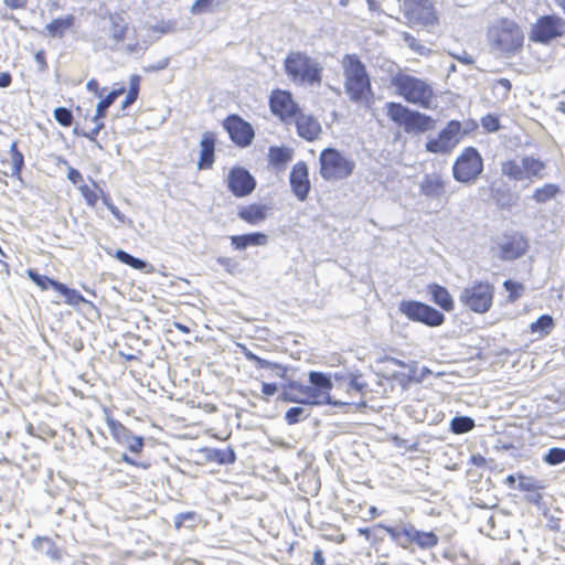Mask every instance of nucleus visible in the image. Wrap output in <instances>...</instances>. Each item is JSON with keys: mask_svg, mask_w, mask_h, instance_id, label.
Wrapping results in <instances>:
<instances>
[{"mask_svg": "<svg viewBox=\"0 0 565 565\" xmlns=\"http://www.w3.org/2000/svg\"><path fill=\"white\" fill-rule=\"evenodd\" d=\"M561 189L557 184L554 183H545L542 186H539L533 192L532 199L539 203L543 204L551 200H553L558 193Z\"/></svg>", "mask_w": 565, "mask_h": 565, "instance_id": "33", "label": "nucleus"}, {"mask_svg": "<svg viewBox=\"0 0 565 565\" xmlns=\"http://www.w3.org/2000/svg\"><path fill=\"white\" fill-rule=\"evenodd\" d=\"M295 390H285L280 395L279 398L284 402H290V403H301L300 397H298L295 393Z\"/></svg>", "mask_w": 565, "mask_h": 565, "instance_id": "60", "label": "nucleus"}, {"mask_svg": "<svg viewBox=\"0 0 565 565\" xmlns=\"http://www.w3.org/2000/svg\"><path fill=\"white\" fill-rule=\"evenodd\" d=\"M398 310L414 322L435 328L445 322V315L436 308L417 300H403Z\"/></svg>", "mask_w": 565, "mask_h": 565, "instance_id": "11", "label": "nucleus"}, {"mask_svg": "<svg viewBox=\"0 0 565 565\" xmlns=\"http://www.w3.org/2000/svg\"><path fill=\"white\" fill-rule=\"evenodd\" d=\"M78 190L86 201L87 205L94 207L100 198V193L97 194L94 190H92L87 184H82L78 186Z\"/></svg>", "mask_w": 565, "mask_h": 565, "instance_id": "50", "label": "nucleus"}, {"mask_svg": "<svg viewBox=\"0 0 565 565\" xmlns=\"http://www.w3.org/2000/svg\"><path fill=\"white\" fill-rule=\"evenodd\" d=\"M94 122L95 127L90 131L83 132V137L87 138L89 141L95 142L98 148H102V146L96 140V136L104 128V122L100 121V119Z\"/></svg>", "mask_w": 565, "mask_h": 565, "instance_id": "54", "label": "nucleus"}, {"mask_svg": "<svg viewBox=\"0 0 565 565\" xmlns=\"http://www.w3.org/2000/svg\"><path fill=\"white\" fill-rule=\"evenodd\" d=\"M518 488L521 491H536L540 487L536 484V481L533 478L520 476Z\"/></svg>", "mask_w": 565, "mask_h": 565, "instance_id": "53", "label": "nucleus"}, {"mask_svg": "<svg viewBox=\"0 0 565 565\" xmlns=\"http://www.w3.org/2000/svg\"><path fill=\"white\" fill-rule=\"evenodd\" d=\"M420 193L431 200H440L446 191V181L436 172L427 173L419 182Z\"/></svg>", "mask_w": 565, "mask_h": 565, "instance_id": "22", "label": "nucleus"}, {"mask_svg": "<svg viewBox=\"0 0 565 565\" xmlns=\"http://www.w3.org/2000/svg\"><path fill=\"white\" fill-rule=\"evenodd\" d=\"M403 15L412 28L433 26L438 22L435 7L430 0H405Z\"/></svg>", "mask_w": 565, "mask_h": 565, "instance_id": "12", "label": "nucleus"}, {"mask_svg": "<svg viewBox=\"0 0 565 565\" xmlns=\"http://www.w3.org/2000/svg\"><path fill=\"white\" fill-rule=\"evenodd\" d=\"M527 248L529 244L526 238L520 233H514L510 236H505L499 244V257L502 260H515L522 257Z\"/></svg>", "mask_w": 565, "mask_h": 565, "instance_id": "19", "label": "nucleus"}, {"mask_svg": "<svg viewBox=\"0 0 565 565\" xmlns=\"http://www.w3.org/2000/svg\"><path fill=\"white\" fill-rule=\"evenodd\" d=\"M308 416L309 413L306 408L301 406H292L285 413V420L288 425H295L302 419H306Z\"/></svg>", "mask_w": 565, "mask_h": 565, "instance_id": "44", "label": "nucleus"}, {"mask_svg": "<svg viewBox=\"0 0 565 565\" xmlns=\"http://www.w3.org/2000/svg\"><path fill=\"white\" fill-rule=\"evenodd\" d=\"M56 287V292L65 298L66 303L77 306L81 302H85L84 297L76 289H72L61 281Z\"/></svg>", "mask_w": 565, "mask_h": 565, "instance_id": "41", "label": "nucleus"}, {"mask_svg": "<svg viewBox=\"0 0 565 565\" xmlns=\"http://www.w3.org/2000/svg\"><path fill=\"white\" fill-rule=\"evenodd\" d=\"M114 256L118 262H120L134 269L148 271V268L151 267V265L149 263H147L146 260L135 257L124 249H117L115 252Z\"/></svg>", "mask_w": 565, "mask_h": 565, "instance_id": "32", "label": "nucleus"}, {"mask_svg": "<svg viewBox=\"0 0 565 565\" xmlns=\"http://www.w3.org/2000/svg\"><path fill=\"white\" fill-rule=\"evenodd\" d=\"M483 172V159L479 150L472 146L466 147L452 166V177L457 182L472 184Z\"/></svg>", "mask_w": 565, "mask_h": 565, "instance_id": "8", "label": "nucleus"}, {"mask_svg": "<svg viewBox=\"0 0 565 565\" xmlns=\"http://www.w3.org/2000/svg\"><path fill=\"white\" fill-rule=\"evenodd\" d=\"M284 70L289 81L297 86L319 87L322 83V63L305 51H289L284 60Z\"/></svg>", "mask_w": 565, "mask_h": 565, "instance_id": "1", "label": "nucleus"}, {"mask_svg": "<svg viewBox=\"0 0 565 565\" xmlns=\"http://www.w3.org/2000/svg\"><path fill=\"white\" fill-rule=\"evenodd\" d=\"M387 117L403 127L407 134H423L434 127V119L423 113L413 110L401 103L388 102L385 104Z\"/></svg>", "mask_w": 565, "mask_h": 565, "instance_id": "4", "label": "nucleus"}, {"mask_svg": "<svg viewBox=\"0 0 565 565\" xmlns=\"http://www.w3.org/2000/svg\"><path fill=\"white\" fill-rule=\"evenodd\" d=\"M289 184L291 192L300 202L307 200L311 184L308 166L305 161H299L294 164L289 174Z\"/></svg>", "mask_w": 565, "mask_h": 565, "instance_id": "18", "label": "nucleus"}, {"mask_svg": "<svg viewBox=\"0 0 565 565\" xmlns=\"http://www.w3.org/2000/svg\"><path fill=\"white\" fill-rule=\"evenodd\" d=\"M268 364L269 365L265 366L264 369L270 370L274 374H276L279 377L286 376V372H287L286 366L281 365L279 363L270 362V361H268Z\"/></svg>", "mask_w": 565, "mask_h": 565, "instance_id": "57", "label": "nucleus"}, {"mask_svg": "<svg viewBox=\"0 0 565 565\" xmlns=\"http://www.w3.org/2000/svg\"><path fill=\"white\" fill-rule=\"evenodd\" d=\"M195 513L194 512H183L179 513L174 516V527L179 530L186 521H194Z\"/></svg>", "mask_w": 565, "mask_h": 565, "instance_id": "55", "label": "nucleus"}, {"mask_svg": "<svg viewBox=\"0 0 565 565\" xmlns=\"http://www.w3.org/2000/svg\"><path fill=\"white\" fill-rule=\"evenodd\" d=\"M86 87L89 92H93L97 97H102L105 88L100 89L99 84L96 79L92 78L87 82Z\"/></svg>", "mask_w": 565, "mask_h": 565, "instance_id": "63", "label": "nucleus"}, {"mask_svg": "<svg viewBox=\"0 0 565 565\" xmlns=\"http://www.w3.org/2000/svg\"><path fill=\"white\" fill-rule=\"evenodd\" d=\"M278 386L276 383H263L262 384V393L263 395L269 397L277 393Z\"/></svg>", "mask_w": 565, "mask_h": 565, "instance_id": "62", "label": "nucleus"}, {"mask_svg": "<svg viewBox=\"0 0 565 565\" xmlns=\"http://www.w3.org/2000/svg\"><path fill=\"white\" fill-rule=\"evenodd\" d=\"M203 452L206 460L218 465H231L236 461V454L232 447L225 449L205 448Z\"/></svg>", "mask_w": 565, "mask_h": 565, "instance_id": "30", "label": "nucleus"}, {"mask_svg": "<svg viewBox=\"0 0 565 565\" xmlns=\"http://www.w3.org/2000/svg\"><path fill=\"white\" fill-rule=\"evenodd\" d=\"M216 138L213 132L206 131L202 135L200 140V159L198 161V169L205 170L212 168L214 163Z\"/></svg>", "mask_w": 565, "mask_h": 565, "instance_id": "25", "label": "nucleus"}, {"mask_svg": "<svg viewBox=\"0 0 565 565\" xmlns=\"http://www.w3.org/2000/svg\"><path fill=\"white\" fill-rule=\"evenodd\" d=\"M481 126L487 132H497L501 129L500 119L494 114H487L481 118Z\"/></svg>", "mask_w": 565, "mask_h": 565, "instance_id": "48", "label": "nucleus"}, {"mask_svg": "<svg viewBox=\"0 0 565 565\" xmlns=\"http://www.w3.org/2000/svg\"><path fill=\"white\" fill-rule=\"evenodd\" d=\"M230 242L234 250L243 252L250 246H266L269 242V237L263 232H252L242 235H232L230 236Z\"/></svg>", "mask_w": 565, "mask_h": 565, "instance_id": "23", "label": "nucleus"}, {"mask_svg": "<svg viewBox=\"0 0 565 565\" xmlns=\"http://www.w3.org/2000/svg\"><path fill=\"white\" fill-rule=\"evenodd\" d=\"M3 4L11 10L25 9L28 0H2Z\"/></svg>", "mask_w": 565, "mask_h": 565, "instance_id": "58", "label": "nucleus"}, {"mask_svg": "<svg viewBox=\"0 0 565 565\" xmlns=\"http://www.w3.org/2000/svg\"><path fill=\"white\" fill-rule=\"evenodd\" d=\"M475 428V420L469 416H455L450 420V431L456 435L466 434Z\"/></svg>", "mask_w": 565, "mask_h": 565, "instance_id": "37", "label": "nucleus"}, {"mask_svg": "<svg viewBox=\"0 0 565 565\" xmlns=\"http://www.w3.org/2000/svg\"><path fill=\"white\" fill-rule=\"evenodd\" d=\"M54 119L64 127H70L73 122V113L66 107H56L53 111Z\"/></svg>", "mask_w": 565, "mask_h": 565, "instance_id": "47", "label": "nucleus"}, {"mask_svg": "<svg viewBox=\"0 0 565 565\" xmlns=\"http://www.w3.org/2000/svg\"><path fill=\"white\" fill-rule=\"evenodd\" d=\"M125 87H119L110 90L105 97H100V100L96 105L95 116L93 121H97L104 118L107 114V109L116 102V99L125 93Z\"/></svg>", "mask_w": 565, "mask_h": 565, "instance_id": "31", "label": "nucleus"}, {"mask_svg": "<svg viewBox=\"0 0 565 565\" xmlns=\"http://www.w3.org/2000/svg\"><path fill=\"white\" fill-rule=\"evenodd\" d=\"M523 164L524 180L532 182L533 180H542L545 177L546 164L539 158L533 156H524L521 158Z\"/></svg>", "mask_w": 565, "mask_h": 565, "instance_id": "26", "label": "nucleus"}, {"mask_svg": "<svg viewBox=\"0 0 565 565\" xmlns=\"http://www.w3.org/2000/svg\"><path fill=\"white\" fill-rule=\"evenodd\" d=\"M487 41L492 53L510 57L522 49L524 34L514 21L499 19L489 25Z\"/></svg>", "mask_w": 565, "mask_h": 565, "instance_id": "2", "label": "nucleus"}, {"mask_svg": "<svg viewBox=\"0 0 565 565\" xmlns=\"http://www.w3.org/2000/svg\"><path fill=\"white\" fill-rule=\"evenodd\" d=\"M109 36L116 44L121 43L129 31V23L122 13H109Z\"/></svg>", "mask_w": 565, "mask_h": 565, "instance_id": "27", "label": "nucleus"}, {"mask_svg": "<svg viewBox=\"0 0 565 565\" xmlns=\"http://www.w3.org/2000/svg\"><path fill=\"white\" fill-rule=\"evenodd\" d=\"M269 210L270 207L265 204L253 203L241 206L237 216L247 224L257 226L267 218Z\"/></svg>", "mask_w": 565, "mask_h": 565, "instance_id": "24", "label": "nucleus"}, {"mask_svg": "<svg viewBox=\"0 0 565 565\" xmlns=\"http://www.w3.org/2000/svg\"><path fill=\"white\" fill-rule=\"evenodd\" d=\"M269 107L274 115L278 116L282 121H288L298 115L300 108L294 100L289 90L275 89L269 97Z\"/></svg>", "mask_w": 565, "mask_h": 565, "instance_id": "16", "label": "nucleus"}, {"mask_svg": "<svg viewBox=\"0 0 565 565\" xmlns=\"http://www.w3.org/2000/svg\"><path fill=\"white\" fill-rule=\"evenodd\" d=\"M94 185L99 190L100 192V199L105 206L109 210V212L114 215L116 220H118L120 223H124L126 217L125 215L118 210V207L113 203L110 195L105 193L100 188H98L96 182H93Z\"/></svg>", "mask_w": 565, "mask_h": 565, "instance_id": "45", "label": "nucleus"}, {"mask_svg": "<svg viewBox=\"0 0 565 565\" xmlns=\"http://www.w3.org/2000/svg\"><path fill=\"white\" fill-rule=\"evenodd\" d=\"M365 384L359 382V377L356 375L350 374L348 382V390H354L356 392H361L364 388Z\"/></svg>", "mask_w": 565, "mask_h": 565, "instance_id": "59", "label": "nucleus"}, {"mask_svg": "<svg viewBox=\"0 0 565 565\" xmlns=\"http://www.w3.org/2000/svg\"><path fill=\"white\" fill-rule=\"evenodd\" d=\"M428 292L434 303L439 306L445 311H451L455 308V302L446 287L438 284H430Z\"/></svg>", "mask_w": 565, "mask_h": 565, "instance_id": "28", "label": "nucleus"}, {"mask_svg": "<svg viewBox=\"0 0 565 565\" xmlns=\"http://www.w3.org/2000/svg\"><path fill=\"white\" fill-rule=\"evenodd\" d=\"M320 175L326 181H338L349 178L355 162L335 148H326L320 152Z\"/></svg>", "mask_w": 565, "mask_h": 565, "instance_id": "6", "label": "nucleus"}, {"mask_svg": "<svg viewBox=\"0 0 565 565\" xmlns=\"http://www.w3.org/2000/svg\"><path fill=\"white\" fill-rule=\"evenodd\" d=\"M565 31V20L555 14L543 15L537 19L532 28L531 40L537 43L547 44L559 38Z\"/></svg>", "mask_w": 565, "mask_h": 565, "instance_id": "13", "label": "nucleus"}, {"mask_svg": "<svg viewBox=\"0 0 565 565\" xmlns=\"http://www.w3.org/2000/svg\"><path fill=\"white\" fill-rule=\"evenodd\" d=\"M344 92L354 103H360L372 93L371 77L365 64L356 54H345L341 62Z\"/></svg>", "mask_w": 565, "mask_h": 565, "instance_id": "3", "label": "nucleus"}, {"mask_svg": "<svg viewBox=\"0 0 565 565\" xmlns=\"http://www.w3.org/2000/svg\"><path fill=\"white\" fill-rule=\"evenodd\" d=\"M107 424L113 435L120 443L126 444L129 451L134 454H140L142 451L143 438L141 436H134L127 427L114 418L107 417Z\"/></svg>", "mask_w": 565, "mask_h": 565, "instance_id": "20", "label": "nucleus"}, {"mask_svg": "<svg viewBox=\"0 0 565 565\" xmlns=\"http://www.w3.org/2000/svg\"><path fill=\"white\" fill-rule=\"evenodd\" d=\"M10 156H11V175H19L24 166V156L18 149V142L13 141L10 146Z\"/></svg>", "mask_w": 565, "mask_h": 565, "instance_id": "42", "label": "nucleus"}, {"mask_svg": "<svg viewBox=\"0 0 565 565\" xmlns=\"http://www.w3.org/2000/svg\"><path fill=\"white\" fill-rule=\"evenodd\" d=\"M503 287L509 292L510 301H515L516 299H519L524 289V286L521 282L513 281L510 279L503 282Z\"/></svg>", "mask_w": 565, "mask_h": 565, "instance_id": "49", "label": "nucleus"}, {"mask_svg": "<svg viewBox=\"0 0 565 565\" xmlns=\"http://www.w3.org/2000/svg\"><path fill=\"white\" fill-rule=\"evenodd\" d=\"M140 81H141V77L137 74H134L130 76L129 90H128L125 99L121 103V109L128 108L138 99L139 89H140Z\"/></svg>", "mask_w": 565, "mask_h": 565, "instance_id": "38", "label": "nucleus"}, {"mask_svg": "<svg viewBox=\"0 0 565 565\" xmlns=\"http://www.w3.org/2000/svg\"><path fill=\"white\" fill-rule=\"evenodd\" d=\"M221 7L220 0H195L190 8L193 15L213 13Z\"/></svg>", "mask_w": 565, "mask_h": 565, "instance_id": "40", "label": "nucleus"}, {"mask_svg": "<svg viewBox=\"0 0 565 565\" xmlns=\"http://www.w3.org/2000/svg\"><path fill=\"white\" fill-rule=\"evenodd\" d=\"M227 188L237 198L249 195L256 188V180L248 170L234 167L227 175Z\"/></svg>", "mask_w": 565, "mask_h": 565, "instance_id": "17", "label": "nucleus"}, {"mask_svg": "<svg viewBox=\"0 0 565 565\" xmlns=\"http://www.w3.org/2000/svg\"><path fill=\"white\" fill-rule=\"evenodd\" d=\"M554 327V320L548 315L540 316L536 321L530 326L532 333H537L540 337L547 335Z\"/></svg>", "mask_w": 565, "mask_h": 565, "instance_id": "39", "label": "nucleus"}, {"mask_svg": "<svg viewBox=\"0 0 565 565\" xmlns=\"http://www.w3.org/2000/svg\"><path fill=\"white\" fill-rule=\"evenodd\" d=\"M384 531L402 548H409L416 544L420 548H431L438 544V536L434 532L417 530L412 524H398L395 526H383Z\"/></svg>", "mask_w": 565, "mask_h": 565, "instance_id": "7", "label": "nucleus"}, {"mask_svg": "<svg viewBox=\"0 0 565 565\" xmlns=\"http://www.w3.org/2000/svg\"><path fill=\"white\" fill-rule=\"evenodd\" d=\"M223 126L235 145L245 148L253 142L255 137L254 128L241 116L235 114L228 115L225 118Z\"/></svg>", "mask_w": 565, "mask_h": 565, "instance_id": "14", "label": "nucleus"}, {"mask_svg": "<svg viewBox=\"0 0 565 565\" xmlns=\"http://www.w3.org/2000/svg\"><path fill=\"white\" fill-rule=\"evenodd\" d=\"M292 159V150L287 147L273 146L269 148V161L274 166L282 167Z\"/></svg>", "mask_w": 565, "mask_h": 565, "instance_id": "35", "label": "nucleus"}, {"mask_svg": "<svg viewBox=\"0 0 565 565\" xmlns=\"http://www.w3.org/2000/svg\"><path fill=\"white\" fill-rule=\"evenodd\" d=\"M309 383L312 388V395L310 402L316 405H332L342 406L347 403L332 399L329 395V391L332 388V382L330 376L322 372L311 371L309 373Z\"/></svg>", "mask_w": 565, "mask_h": 565, "instance_id": "15", "label": "nucleus"}, {"mask_svg": "<svg viewBox=\"0 0 565 565\" xmlns=\"http://www.w3.org/2000/svg\"><path fill=\"white\" fill-rule=\"evenodd\" d=\"M63 163H64L65 166H67V179H68L73 184H77V183H79L81 181H83L82 173H81L77 169H75V168L71 167L66 160H63Z\"/></svg>", "mask_w": 565, "mask_h": 565, "instance_id": "56", "label": "nucleus"}, {"mask_svg": "<svg viewBox=\"0 0 565 565\" xmlns=\"http://www.w3.org/2000/svg\"><path fill=\"white\" fill-rule=\"evenodd\" d=\"M169 63H170V58L166 57V58L159 61L158 63L146 67V71L147 72H158V71L167 68Z\"/></svg>", "mask_w": 565, "mask_h": 565, "instance_id": "64", "label": "nucleus"}, {"mask_svg": "<svg viewBox=\"0 0 565 565\" xmlns=\"http://www.w3.org/2000/svg\"><path fill=\"white\" fill-rule=\"evenodd\" d=\"M75 23V17L67 14L64 18H57L47 23L44 31L51 38L62 39L66 31L73 28Z\"/></svg>", "mask_w": 565, "mask_h": 565, "instance_id": "29", "label": "nucleus"}, {"mask_svg": "<svg viewBox=\"0 0 565 565\" xmlns=\"http://www.w3.org/2000/svg\"><path fill=\"white\" fill-rule=\"evenodd\" d=\"M451 56L465 65H472L475 63L473 57L466 51H462L459 54L451 53Z\"/></svg>", "mask_w": 565, "mask_h": 565, "instance_id": "61", "label": "nucleus"}, {"mask_svg": "<svg viewBox=\"0 0 565 565\" xmlns=\"http://www.w3.org/2000/svg\"><path fill=\"white\" fill-rule=\"evenodd\" d=\"M392 85L407 103L425 109L430 107L434 90L426 81L408 74H397L392 78Z\"/></svg>", "mask_w": 565, "mask_h": 565, "instance_id": "5", "label": "nucleus"}, {"mask_svg": "<svg viewBox=\"0 0 565 565\" xmlns=\"http://www.w3.org/2000/svg\"><path fill=\"white\" fill-rule=\"evenodd\" d=\"M543 461L548 466H557L565 462V449L553 447L543 456Z\"/></svg>", "mask_w": 565, "mask_h": 565, "instance_id": "43", "label": "nucleus"}, {"mask_svg": "<svg viewBox=\"0 0 565 565\" xmlns=\"http://www.w3.org/2000/svg\"><path fill=\"white\" fill-rule=\"evenodd\" d=\"M493 297V285L488 281H475L460 291L459 301L476 313H486L492 306Z\"/></svg>", "mask_w": 565, "mask_h": 565, "instance_id": "9", "label": "nucleus"}, {"mask_svg": "<svg viewBox=\"0 0 565 565\" xmlns=\"http://www.w3.org/2000/svg\"><path fill=\"white\" fill-rule=\"evenodd\" d=\"M243 354L246 358L247 361L253 362L257 369H264L265 366L269 365L268 360H265L255 353H253L247 348H243Z\"/></svg>", "mask_w": 565, "mask_h": 565, "instance_id": "51", "label": "nucleus"}, {"mask_svg": "<svg viewBox=\"0 0 565 565\" xmlns=\"http://www.w3.org/2000/svg\"><path fill=\"white\" fill-rule=\"evenodd\" d=\"M243 354L246 358L247 361L253 362L257 369H264L265 366L269 365L268 360H265L255 353H253L247 348H243Z\"/></svg>", "mask_w": 565, "mask_h": 565, "instance_id": "52", "label": "nucleus"}, {"mask_svg": "<svg viewBox=\"0 0 565 565\" xmlns=\"http://www.w3.org/2000/svg\"><path fill=\"white\" fill-rule=\"evenodd\" d=\"M501 173L511 181H523V164L515 160H505L501 163Z\"/></svg>", "mask_w": 565, "mask_h": 565, "instance_id": "34", "label": "nucleus"}, {"mask_svg": "<svg viewBox=\"0 0 565 565\" xmlns=\"http://www.w3.org/2000/svg\"><path fill=\"white\" fill-rule=\"evenodd\" d=\"M28 277L41 289V290H47L50 288L54 289L56 291L57 287L56 285L60 284L58 280H55L53 278H50L45 275L40 274L36 269H28L26 271Z\"/></svg>", "mask_w": 565, "mask_h": 565, "instance_id": "36", "label": "nucleus"}, {"mask_svg": "<svg viewBox=\"0 0 565 565\" xmlns=\"http://www.w3.org/2000/svg\"><path fill=\"white\" fill-rule=\"evenodd\" d=\"M287 388L296 390L297 392H299L300 394H302L305 396L303 398H300L301 404L315 405L312 402H310V399L312 398L311 397L312 388H311L310 384L305 385V384L291 381V382H289Z\"/></svg>", "mask_w": 565, "mask_h": 565, "instance_id": "46", "label": "nucleus"}, {"mask_svg": "<svg viewBox=\"0 0 565 565\" xmlns=\"http://www.w3.org/2000/svg\"><path fill=\"white\" fill-rule=\"evenodd\" d=\"M462 139V122L450 120L436 137H429L425 150L435 154H449Z\"/></svg>", "mask_w": 565, "mask_h": 565, "instance_id": "10", "label": "nucleus"}, {"mask_svg": "<svg viewBox=\"0 0 565 565\" xmlns=\"http://www.w3.org/2000/svg\"><path fill=\"white\" fill-rule=\"evenodd\" d=\"M294 118L299 137L307 141H315L319 138L322 127L313 115L303 114L299 110Z\"/></svg>", "mask_w": 565, "mask_h": 565, "instance_id": "21", "label": "nucleus"}]
</instances>
